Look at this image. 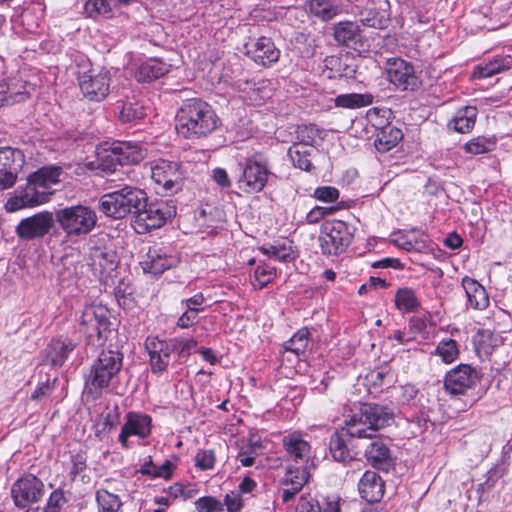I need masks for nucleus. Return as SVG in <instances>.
<instances>
[{"label": "nucleus", "mask_w": 512, "mask_h": 512, "mask_svg": "<svg viewBox=\"0 0 512 512\" xmlns=\"http://www.w3.org/2000/svg\"><path fill=\"white\" fill-rule=\"evenodd\" d=\"M175 120L177 133L187 139L206 137L220 125V118L213 107L199 98L183 102Z\"/></svg>", "instance_id": "nucleus-1"}, {"label": "nucleus", "mask_w": 512, "mask_h": 512, "mask_svg": "<svg viewBox=\"0 0 512 512\" xmlns=\"http://www.w3.org/2000/svg\"><path fill=\"white\" fill-rule=\"evenodd\" d=\"M394 411L379 404H357L344 415L343 430L351 437L373 438L374 434L394 422Z\"/></svg>", "instance_id": "nucleus-2"}, {"label": "nucleus", "mask_w": 512, "mask_h": 512, "mask_svg": "<svg viewBox=\"0 0 512 512\" xmlns=\"http://www.w3.org/2000/svg\"><path fill=\"white\" fill-rule=\"evenodd\" d=\"M145 193L137 188L125 186L119 190L104 194L99 202V209L106 216L115 219L136 213L142 207Z\"/></svg>", "instance_id": "nucleus-3"}, {"label": "nucleus", "mask_w": 512, "mask_h": 512, "mask_svg": "<svg viewBox=\"0 0 512 512\" xmlns=\"http://www.w3.org/2000/svg\"><path fill=\"white\" fill-rule=\"evenodd\" d=\"M87 263L93 275L103 284L112 285L118 274L119 257L105 244L104 238L91 241Z\"/></svg>", "instance_id": "nucleus-4"}, {"label": "nucleus", "mask_w": 512, "mask_h": 512, "mask_svg": "<svg viewBox=\"0 0 512 512\" xmlns=\"http://www.w3.org/2000/svg\"><path fill=\"white\" fill-rule=\"evenodd\" d=\"M123 364V355L118 351H102L93 362L86 381L90 391H101L116 382Z\"/></svg>", "instance_id": "nucleus-5"}, {"label": "nucleus", "mask_w": 512, "mask_h": 512, "mask_svg": "<svg viewBox=\"0 0 512 512\" xmlns=\"http://www.w3.org/2000/svg\"><path fill=\"white\" fill-rule=\"evenodd\" d=\"M55 219L66 236L73 238L89 234L96 226L97 214L91 207L78 204L58 210Z\"/></svg>", "instance_id": "nucleus-6"}, {"label": "nucleus", "mask_w": 512, "mask_h": 512, "mask_svg": "<svg viewBox=\"0 0 512 512\" xmlns=\"http://www.w3.org/2000/svg\"><path fill=\"white\" fill-rule=\"evenodd\" d=\"M238 166L240 174L237 184L240 190L252 194L265 188L270 174L266 161L258 156H252Z\"/></svg>", "instance_id": "nucleus-7"}, {"label": "nucleus", "mask_w": 512, "mask_h": 512, "mask_svg": "<svg viewBox=\"0 0 512 512\" xmlns=\"http://www.w3.org/2000/svg\"><path fill=\"white\" fill-rule=\"evenodd\" d=\"M353 234L350 226L341 220L327 222L319 236L321 251L325 255H339L350 245Z\"/></svg>", "instance_id": "nucleus-8"}, {"label": "nucleus", "mask_w": 512, "mask_h": 512, "mask_svg": "<svg viewBox=\"0 0 512 512\" xmlns=\"http://www.w3.org/2000/svg\"><path fill=\"white\" fill-rule=\"evenodd\" d=\"M386 75L387 80L401 91H415L421 85L414 66L401 58L388 59Z\"/></svg>", "instance_id": "nucleus-9"}, {"label": "nucleus", "mask_w": 512, "mask_h": 512, "mask_svg": "<svg viewBox=\"0 0 512 512\" xmlns=\"http://www.w3.org/2000/svg\"><path fill=\"white\" fill-rule=\"evenodd\" d=\"M110 72L106 69H90L80 73L78 82L85 98L90 101L104 100L110 91Z\"/></svg>", "instance_id": "nucleus-10"}, {"label": "nucleus", "mask_w": 512, "mask_h": 512, "mask_svg": "<svg viewBox=\"0 0 512 512\" xmlns=\"http://www.w3.org/2000/svg\"><path fill=\"white\" fill-rule=\"evenodd\" d=\"M80 325L88 337L97 336L99 344H103L110 333L109 311L102 305L86 307L80 317Z\"/></svg>", "instance_id": "nucleus-11"}, {"label": "nucleus", "mask_w": 512, "mask_h": 512, "mask_svg": "<svg viewBox=\"0 0 512 512\" xmlns=\"http://www.w3.org/2000/svg\"><path fill=\"white\" fill-rule=\"evenodd\" d=\"M52 191L45 190L32 177H28L26 186L17 190L15 195L7 200V212H15L26 207H34L49 201Z\"/></svg>", "instance_id": "nucleus-12"}, {"label": "nucleus", "mask_w": 512, "mask_h": 512, "mask_svg": "<svg viewBox=\"0 0 512 512\" xmlns=\"http://www.w3.org/2000/svg\"><path fill=\"white\" fill-rule=\"evenodd\" d=\"M43 493L44 484L33 474H24L11 487V497L19 508L39 501Z\"/></svg>", "instance_id": "nucleus-13"}, {"label": "nucleus", "mask_w": 512, "mask_h": 512, "mask_svg": "<svg viewBox=\"0 0 512 512\" xmlns=\"http://www.w3.org/2000/svg\"><path fill=\"white\" fill-rule=\"evenodd\" d=\"M151 178L164 192L172 193L179 189L182 173L176 162L158 159L150 163Z\"/></svg>", "instance_id": "nucleus-14"}, {"label": "nucleus", "mask_w": 512, "mask_h": 512, "mask_svg": "<svg viewBox=\"0 0 512 512\" xmlns=\"http://www.w3.org/2000/svg\"><path fill=\"white\" fill-rule=\"evenodd\" d=\"M54 224L52 212L42 211L22 219L15 228V233L22 240H33L48 234Z\"/></svg>", "instance_id": "nucleus-15"}, {"label": "nucleus", "mask_w": 512, "mask_h": 512, "mask_svg": "<svg viewBox=\"0 0 512 512\" xmlns=\"http://www.w3.org/2000/svg\"><path fill=\"white\" fill-rule=\"evenodd\" d=\"M25 163V157L21 150L11 147L0 148V190L12 187L17 174Z\"/></svg>", "instance_id": "nucleus-16"}, {"label": "nucleus", "mask_w": 512, "mask_h": 512, "mask_svg": "<svg viewBox=\"0 0 512 512\" xmlns=\"http://www.w3.org/2000/svg\"><path fill=\"white\" fill-rule=\"evenodd\" d=\"M136 214L138 223L146 229H155L161 227L175 214V208L166 201L147 204L144 200Z\"/></svg>", "instance_id": "nucleus-17"}, {"label": "nucleus", "mask_w": 512, "mask_h": 512, "mask_svg": "<svg viewBox=\"0 0 512 512\" xmlns=\"http://www.w3.org/2000/svg\"><path fill=\"white\" fill-rule=\"evenodd\" d=\"M152 418L148 414L130 411L125 416L118 441L124 448H129L128 439L132 436L145 439L151 434Z\"/></svg>", "instance_id": "nucleus-18"}, {"label": "nucleus", "mask_w": 512, "mask_h": 512, "mask_svg": "<svg viewBox=\"0 0 512 512\" xmlns=\"http://www.w3.org/2000/svg\"><path fill=\"white\" fill-rule=\"evenodd\" d=\"M179 258L164 247H150L140 261L144 273L160 275L164 271L176 266Z\"/></svg>", "instance_id": "nucleus-19"}, {"label": "nucleus", "mask_w": 512, "mask_h": 512, "mask_svg": "<svg viewBox=\"0 0 512 512\" xmlns=\"http://www.w3.org/2000/svg\"><path fill=\"white\" fill-rule=\"evenodd\" d=\"M244 51L249 58L262 66L277 62L280 56L274 42L265 36L250 38L244 45Z\"/></svg>", "instance_id": "nucleus-20"}, {"label": "nucleus", "mask_w": 512, "mask_h": 512, "mask_svg": "<svg viewBox=\"0 0 512 512\" xmlns=\"http://www.w3.org/2000/svg\"><path fill=\"white\" fill-rule=\"evenodd\" d=\"M475 370L466 364H460L449 371L445 377V388L450 394H464L476 382Z\"/></svg>", "instance_id": "nucleus-21"}, {"label": "nucleus", "mask_w": 512, "mask_h": 512, "mask_svg": "<svg viewBox=\"0 0 512 512\" xmlns=\"http://www.w3.org/2000/svg\"><path fill=\"white\" fill-rule=\"evenodd\" d=\"M371 442L365 448L367 461L375 468L388 471L394 465L389 440L380 436L370 438Z\"/></svg>", "instance_id": "nucleus-22"}, {"label": "nucleus", "mask_w": 512, "mask_h": 512, "mask_svg": "<svg viewBox=\"0 0 512 512\" xmlns=\"http://www.w3.org/2000/svg\"><path fill=\"white\" fill-rule=\"evenodd\" d=\"M146 347L152 373L159 374L166 371L173 355L167 340L152 339L146 343Z\"/></svg>", "instance_id": "nucleus-23"}, {"label": "nucleus", "mask_w": 512, "mask_h": 512, "mask_svg": "<svg viewBox=\"0 0 512 512\" xmlns=\"http://www.w3.org/2000/svg\"><path fill=\"white\" fill-rule=\"evenodd\" d=\"M282 443L288 459L304 464L310 458L311 446L300 432L285 435Z\"/></svg>", "instance_id": "nucleus-24"}, {"label": "nucleus", "mask_w": 512, "mask_h": 512, "mask_svg": "<svg viewBox=\"0 0 512 512\" xmlns=\"http://www.w3.org/2000/svg\"><path fill=\"white\" fill-rule=\"evenodd\" d=\"M27 83L15 76L0 82V107L13 105L28 97Z\"/></svg>", "instance_id": "nucleus-25"}, {"label": "nucleus", "mask_w": 512, "mask_h": 512, "mask_svg": "<svg viewBox=\"0 0 512 512\" xmlns=\"http://www.w3.org/2000/svg\"><path fill=\"white\" fill-rule=\"evenodd\" d=\"M358 489L363 499L369 503H375L382 499L385 485L376 472L366 471L359 481Z\"/></svg>", "instance_id": "nucleus-26"}, {"label": "nucleus", "mask_w": 512, "mask_h": 512, "mask_svg": "<svg viewBox=\"0 0 512 512\" xmlns=\"http://www.w3.org/2000/svg\"><path fill=\"white\" fill-rule=\"evenodd\" d=\"M334 39L338 44L349 48L362 47L360 25L352 21H341L334 26Z\"/></svg>", "instance_id": "nucleus-27"}, {"label": "nucleus", "mask_w": 512, "mask_h": 512, "mask_svg": "<svg viewBox=\"0 0 512 512\" xmlns=\"http://www.w3.org/2000/svg\"><path fill=\"white\" fill-rule=\"evenodd\" d=\"M75 346V343L69 338L52 339L45 350L46 361L52 366H62Z\"/></svg>", "instance_id": "nucleus-28"}, {"label": "nucleus", "mask_w": 512, "mask_h": 512, "mask_svg": "<svg viewBox=\"0 0 512 512\" xmlns=\"http://www.w3.org/2000/svg\"><path fill=\"white\" fill-rule=\"evenodd\" d=\"M462 286L465 291L468 304L475 310H484L489 305V295L486 289L476 280L470 277L462 279Z\"/></svg>", "instance_id": "nucleus-29"}, {"label": "nucleus", "mask_w": 512, "mask_h": 512, "mask_svg": "<svg viewBox=\"0 0 512 512\" xmlns=\"http://www.w3.org/2000/svg\"><path fill=\"white\" fill-rule=\"evenodd\" d=\"M295 512H342L341 500L339 497L326 498L321 506L312 496L303 495L298 500Z\"/></svg>", "instance_id": "nucleus-30"}, {"label": "nucleus", "mask_w": 512, "mask_h": 512, "mask_svg": "<svg viewBox=\"0 0 512 512\" xmlns=\"http://www.w3.org/2000/svg\"><path fill=\"white\" fill-rule=\"evenodd\" d=\"M171 65L157 58L142 62L136 69L135 78L138 82L154 81L170 71Z\"/></svg>", "instance_id": "nucleus-31"}, {"label": "nucleus", "mask_w": 512, "mask_h": 512, "mask_svg": "<svg viewBox=\"0 0 512 512\" xmlns=\"http://www.w3.org/2000/svg\"><path fill=\"white\" fill-rule=\"evenodd\" d=\"M512 67L510 55L495 56L488 62L478 64L473 70V78L485 79L509 70Z\"/></svg>", "instance_id": "nucleus-32"}, {"label": "nucleus", "mask_w": 512, "mask_h": 512, "mask_svg": "<svg viewBox=\"0 0 512 512\" xmlns=\"http://www.w3.org/2000/svg\"><path fill=\"white\" fill-rule=\"evenodd\" d=\"M315 151L309 140L294 143L288 150V156L292 164L304 171H310L313 165L310 160L312 152Z\"/></svg>", "instance_id": "nucleus-33"}, {"label": "nucleus", "mask_w": 512, "mask_h": 512, "mask_svg": "<svg viewBox=\"0 0 512 512\" xmlns=\"http://www.w3.org/2000/svg\"><path fill=\"white\" fill-rule=\"evenodd\" d=\"M477 115L476 107H462L455 112L448 126L458 133H469L475 126Z\"/></svg>", "instance_id": "nucleus-34"}, {"label": "nucleus", "mask_w": 512, "mask_h": 512, "mask_svg": "<svg viewBox=\"0 0 512 512\" xmlns=\"http://www.w3.org/2000/svg\"><path fill=\"white\" fill-rule=\"evenodd\" d=\"M260 251L276 261L290 262L295 258L292 242L287 239L277 240L271 244H264L260 247Z\"/></svg>", "instance_id": "nucleus-35"}, {"label": "nucleus", "mask_w": 512, "mask_h": 512, "mask_svg": "<svg viewBox=\"0 0 512 512\" xmlns=\"http://www.w3.org/2000/svg\"><path fill=\"white\" fill-rule=\"evenodd\" d=\"M403 138L402 131L395 126H385L377 133L374 145L379 152H387L395 147Z\"/></svg>", "instance_id": "nucleus-36"}, {"label": "nucleus", "mask_w": 512, "mask_h": 512, "mask_svg": "<svg viewBox=\"0 0 512 512\" xmlns=\"http://www.w3.org/2000/svg\"><path fill=\"white\" fill-rule=\"evenodd\" d=\"M114 145L119 156L120 165L139 163L144 158V151L135 142H114Z\"/></svg>", "instance_id": "nucleus-37"}, {"label": "nucleus", "mask_w": 512, "mask_h": 512, "mask_svg": "<svg viewBox=\"0 0 512 512\" xmlns=\"http://www.w3.org/2000/svg\"><path fill=\"white\" fill-rule=\"evenodd\" d=\"M394 302L396 308L402 313H412L420 306L416 292L409 287L399 288L395 293Z\"/></svg>", "instance_id": "nucleus-38"}, {"label": "nucleus", "mask_w": 512, "mask_h": 512, "mask_svg": "<svg viewBox=\"0 0 512 512\" xmlns=\"http://www.w3.org/2000/svg\"><path fill=\"white\" fill-rule=\"evenodd\" d=\"M309 12L323 21H329L339 14V6L332 0H309Z\"/></svg>", "instance_id": "nucleus-39"}, {"label": "nucleus", "mask_w": 512, "mask_h": 512, "mask_svg": "<svg viewBox=\"0 0 512 512\" xmlns=\"http://www.w3.org/2000/svg\"><path fill=\"white\" fill-rule=\"evenodd\" d=\"M374 97L369 93L358 94H342L335 98L337 107L356 109L368 106L373 103Z\"/></svg>", "instance_id": "nucleus-40"}, {"label": "nucleus", "mask_w": 512, "mask_h": 512, "mask_svg": "<svg viewBox=\"0 0 512 512\" xmlns=\"http://www.w3.org/2000/svg\"><path fill=\"white\" fill-rule=\"evenodd\" d=\"M98 166L105 172H113L117 165H120L118 153L115 145L103 146L97 151Z\"/></svg>", "instance_id": "nucleus-41"}, {"label": "nucleus", "mask_w": 512, "mask_h": 512, "mask_svg": "<svg viewBox=\"0 0 512 512\" xmlns=\"http://www.w3.org/2000/svg\"><path fill=\"white\" fill-rule=\"evenodd\" d=\"M62 169L57 166H48L39 169L30 175L34 181L43 186L45 190L51 191L52 185L59 182Z\"/></svg>", "instance_id": "nucleus-42"}, {"label": "nucleus", "mask_w": 512, "mask_h": 512, "mask_svg": "<svg viewBox=\"0 0 512 512\" xmlns=\"http://www.w3.org/2000/svg\"><path fill=\"white\" fill-rule=\"evenodd\" d=\"M98 512H120L122 502L118 495L106 489H99L96 492Z\"/></svg>", "instance_id": "nucleus-43"}, {"label": "nucleus", "mask_w": 512, "mask_h": 512, "mask_svg": "<svg viewBox=\"0 0 512 512\" xmlns=\"http://www.w3.org/2000/svg\"><path fill=\"white\" fill-rule=\"evenodd\" d=\"M167 342L172 354L177 356L179 361L186 360L197 346V341L194 338H172Z\"/></svg>", "instance_id": "nucleus-44"}, {"label": "nucleus", "mask_w": 512, "mask_h": 512, "mask_svg": "<svg viewBox=\"0 0 512 512\" xmlns=\"http://www.w3.org/2000/svg\"><path fill=\"white\" fill-rule=\"evenodd\" d=\"M146 116V110L138 102H123L119 112V120L122 123H133L143 119Z\"/></svg>", "instance_id": "nucleus-45"}, {"label": "nucleus", "mask_w": 512, "mask_h": 512, "mask_svg": "<svg viewBox=\"0 0 512 512\" xmlns=\"http://www.w3.org/2000/svg\"><path fill=\"white\" fill-rule=\"evenodd\" d=\"M434 354L439 356L444 363L450 364L459 356L458 343L451 338L442 339L437 344Z\"/></svg>", "instance_id": "nucleus-46"}, {"label": "nucleus", "mask_w": 512, "mask_h": 512, "mask_svg": "<svg viewBox=\"0 0 512 512\" xmlns=\"http://www.w3.org/2000/svg\"><path fill=\"white\" fill-rule=\"evenodd\" d=\"M308 336L309 332L307 329L298 330L290 340L285 343V350L297 356L303 355L308 347Z\"/></svg>", "instance_id": "nucleus-47"}, {"label": "nucleus", "mask_w": 512, "mask_h": 512, "mask_svg": "<svg viewBox=\"0 0 512 512\" xmlns=\"http://www.w3.org/2000/svg\"><path fill=\"white\" fill-rule=\"evenodd\" d=\"M329 449L335 461L347 462L352 459L350 451L345 441L338 433H334L330 438Z\"/></svg>", "instance_id": "nucleus-48"}, {"label": "nucleus", "mask_w": 512, "mask_h": 512, "mask_svg": "<svg viewBox=\"0 0 512 512\" xmlns=\"http://www.w3.org/2000/svg\"><path fill=\"white\" fill-rule=\"evenodd\" d=\"M495 145L496 142L493 138L478 136L468 141L464 149L469 154L478 155L493 151Z\"/></svg>", "instance_id": "nucleus-49"}, {"label": "nucleus", "mask_w": 512, "mask_h": 512, "mask_svg": "<svg viewBox=\"0 0 512 512\" xmlns=\"http://www.w3.org/2000/svg\"><path fill=\"white\" fill-rule=\"evenodd\" d=\"M276 276V269L268 264H259L255 271L252 279V284L258 289H262L267 286Z\"/></svg>", "instance_id": "nucleus-50"}, {"label": "nucleus", "mask_w": 512, "mask_h": 512, "mask_svg": "<svg viewBox=\"0 0 512 512\" xmlns=\"http://www.w3.org/2000/svg\"><path fill=\"white\" fill-rule=\"evenodd\" d=\"M84 10L91 18L110 17L112 13L110 2L107 0H87Z\"/></svg>", "instance_id": "nucleus-51"}, {"label": "nucleus", "mask_w": 512, "mask_h": 512, "mask_svg": "<svg viewBox=\"0 0 512 512\" xmlns=\"http://www.w3.org/2000/svg\"><path fill=\"white\" fill-rule=\"evenodd\" d=\"M308 480V473L303 466L292 468L289 467L282 479V483L286 486L288 484H295L296 487L302 488Z\"/></svg>", "instance_id": "nucleus-52"}, {"label": "nucleus", "mask_w": 512, "mask_h": 512, "mask_svg": "<svg viewBox=\"0 0 512 512\" xmlns=\"http://www.w3.org/2000/svg\"><path fill=\"white\" fill-rule=\"evenodd\" d=\"M197 512H223V504L212 496H203L195 501Z\"/></svg>", "instance_id": "nucleus-53"}, {"label": "nucleus", "mask_w": 512, "mask_h": 512, "mask_svg": "<svg viewBox=\"0 0 512 512\" xmlns=\"http://www.w3.org/2000/svg\"><path fill=\"white\" fill-rule=\"evenodd\" d=\"M313 197L325 203H334L339 198V190L332 186H321L314 190Z\"/></svg>", "instance_id": "nucleus-54"}, {"label": "nucleus", "mask_w": 512, "mask_h": 512, "mask_svg": "<svg viewBox=\"0 0 512 512\" xmlns=\"http://www.w3.org/2000/svg\"><path fill=\"white\" fill-rule=\"evenodd\" d=\"M215 464V454L213 450H200L195 456V466L201 470L213 468Z\"/></svg>", "instance_id": "nucleus-55"}, {"label": "nucleus", "mask_w": 512, "mask_h": 512, "mask_svg": "<svg viewBox=\"0 0 512 512\" xmlns=\"http://www.w3.org/2000/svg\"><path fill=\"white\" fill-rule=\"evenodd\" d=\"M199 313L193 311V309L184 308V312L179 316L177 320V327L181 329H187L196 325L199 321Z\"/></svg>", "instance_id": "nucleus-56"}, {"label": "nucleus", "mask_w": 512, "mask_h": 512, "mask_svg": "<svg viewBox=\"0 0 512 512\" xmlns=\"http://www.w3.org/2000/svg\"><path fill=\"white\" fill-rule=\"evenodd\" d=\"M176 469V464L170 460H166L162 465L153 467L152 477L155 478H163L168 480L172 477L174 471Z\"/></svg>", "instance_id": "nucleus-57"}, {"label": "nucleus", "mask_w": 512, "mask_h": 512, "mask_svg": "<svg viewBox=\"0 0 512 512\" xmlns=\"http://www.w3.org/2000/svg\"><path fill=\"white\" fill-rule=\"evenodd\" d=\"M65 503V497L62 491L55 490L51 493L44 512H59V508Z\"/></svg>", "instance_id": "nucleus-58"}, {"label": "nucleus", "mask_w": 512, "mask_h": 512, "mask_svg": "<svg viewBox=\"0 0 512 512\" xmlns=\"http://www.w3.org/2000/svg\"><path fill=\"white\" fill-rule=\"evenodd\" d=\"M205 303V297L203 293H197L190 298L183 299L181 305L183 308L193 309V311L200 313L204 310L203 304Z\"/></svg>", "instance_id": "nucleus-59"}, {"label": "nucleus", "mask_w": 512, "mask_h": 512, "mask_svg": "<svg viewBox=\"0 0 512 512\" xmlns=\"http://www.w3.org/2000/svg\"><path fill=\"white\" fill-rule=\"evenodd\" d=\"M222 504L228 512H239L243 507L242 499L236 493L226 494Z\"/></svg>", "instance_id": "nucleus-60"}, {"label": "nucleus", "mask_w": 512, "mask_h": 512, "mask_svg": "<svg viewBox=\"0 0 512 512\" xmlns=\"http://www.w3.org/2000/svg\"><path fill=\"white\" fill-rule=\"evenodd\" d=\"M418 389L412 384L401 386L399 401L401 404H410L417 396Z\"/></svg>", "instance_id": "nucleus-61"}, {"label": "nucleus", "mask_w": 512, "mask_h": 512, "mask_svg": "<svg viewBox=\"0 0 512 512\" xmlns=\"http://www.w3.org/2000/svg\"><path fill=\"white\" fill-rule=\"evenodd\" d=\"M331 212V208L316 206L307 213L306 222L309 224H316Z\"/></svg>", "instance_id": "nucleus-62"}, {"label": "nucleus", "mask_w": 512, "mask_h": 512, "mask_svg": "<svg viewBox=\"0 0 512 512\" xmlns=\"http://www.w3.org/2000/svg\"><path fill=\"white\" fill-rule=\"evenodd\" d=\"M212 178L222 188H228L231 186V180L228 173L223 168H215L212 171Z\"/></svg>", "instance_id": "nucleus-63"}, {"label": "nucleus", "mask_w": 512, "mask_h": 512, "mask_svg": "<svg viewBox=\"0 0 512 512\" xmlns=\"http://www.w3.org/2000/svg\"><path fill=\"white\" fill-rule=\"evenodd\" d=\"M318 130L314 125L304 126L300 128L298 132V142H304V140H309L310 144L313 146V142L317 136Z\"/></svg>", "instance_id": "nucleus-64"}]
</instances>
